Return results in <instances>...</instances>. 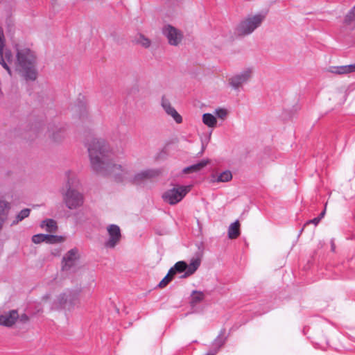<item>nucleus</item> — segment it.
I'll use <instances>...</instances> for the list:
<instances>
[{
    "instance_id": "nucleus-1",
    "label": "nucleus",
    "mask_w": 355,
    "mask_h": 355,
    "mask_svg": "<svg viewBox=\"0 0 355 355\" xmlns=\"http://www.w3.org/2000/svg\"><path fill=\"white\" fill-rule=\"evenodd\" d=\"M114 153L109 144L101 138L90 137V166L98 175L120 184H140L159 175L156 169H146L135 175L127 164L113 162Z\"/></svg>"
},
{
    "instance_id": "nucleus-2",
    "label": "nucleus",
    "mask_w": 355,
    "mask_h": 355,
    "mask_svg": "<svg viewBox=\"0 0 355 355\" xmlns=\"http://www.w3.org/2000/svg\"><path fill=\"white\" fill-rule=\"evenodd\" d=\"M15 50L16 59L12 58V62L8 63V66L10 67V65H13L26 80H35L37 75L35 53L29 48L19 44L15 46Z\"/></svg>"
},
{
    "instance_id": "nucleus-3",
    "label": "nucleus",
    "mask_w": 355,
    "mask_h": 355,
    "mask_svg": "<svg viewBox=\"0 0 355 355\" xmlns=\"http://www.w3.org/2000/svg\"><path fill=\"white\" fill-rule=\"evenodd\" d=\"M265 16L261 14H257L248 16L241 20L234 29V34L239 37H244L250 35L255 29L261 26Z\"/></svg>"
},
{
    "instance_id": "nucleus-4",
    "label": "nucleus",
    "mask_w": 355,
    "mask_h": 355,
    "mask_svg": "<svg viewBox=\"0 0 355 355\" xmlns=\"http://www.w3.org/2000/svg\"><path fill=\"white\" fill-rule=\"evenodd\" d=\"M189 190V187L178 185L166 191L162 198L165 202L174 205L180 202Z\"/></svg>"
},
{
    "instance_id": "nucleus-5",
    "label": "nucleus",
    "mask_w": 355,
    "mask_h": 355,
    "mask_svg": "<svg viewBox=\"0 0 355 355\" xmlns=\"http://www.w3.org/2000/svg\"><path fill=\"white\" fill-rule=\"evenodd\" d=\"M80 259V254L77 248L69 250L62 257L61 270L65 272H76L77 263Z\"/></svg>"
},
{
    "instance_id": "nucleus-6",
    "label": "nucleus",
    "mask_w": 355,
    "mask_h": 355,
    "mask_svg": "<svg viewBox=\"0 0 355 355\" xmlns=\"http://www.w3.org/2000/svg\"><path fill=\"white\" fill-rule=\"evenodd\" d=\"M162 34L166 37L168 44L171 46H176L179 45L183 39L182 32L170 24L163 27Z\"/></svg>"
},
{
    "instance_id": "nucleus-7",
    "label": "nucleus",
    "mask_w": 355,
    "mask_h": 355,
    "mask_svg": "<svg viewBox=\"0 0 355 355\" xmlns=\"http://www.w3.org/2000/svg\"><path fill=\"white\" fill-rule=\"evenodd\" d=\"M4 48V35L3 30L0 28V64L11 76L10 67L8 66V63L12 62V54L10 50H5Z\"/></svg>"
},
{
    "instance_id": "nucleus-8",
    "label": "nucleus",
    "mask_w": 355,
    "mask_h": 355,
    "mask_svg": "<svg viewBox=\"0 0 355 355\" xmlns=\"http://www.w3.org/2000/svg\"><path fill=\"white\" fill-rule=\"evenodd\" d=\"M67 207L70 209H76L83 203V195L77 191L69 189L64 197Z\"/></svg>"
},
{
    "instance_id": "nucleus-9",
    "label": "nucleus",
    "mask_w": 355,
    "mask_h": 355,
    "mask_svg": "<svg viewBox=\"0 0 355 355\" xmlns=\"http://www.w3.org/2000/svg\"><path fill=\"white\" fill-rule=\"evenodd\" d=\"M109 239L105 243V246L108 248H114L120 241L121 234L120 228L116 225H110L107 227Z\"/></svg>"
},
{
    "instance_id": "nucleus-10",
    "label": "nucleus",
    "mask_w": 355,
    "mask_h": 355,
    "mask_svg": "<svg viewBox=\"0 0 355 355\" xmlns=\"http://www.w3.org/2000/svg\"><path fill=\"white\" fill-rule=\"evenodd\" d=\"M252 70L248 68L230 79V84L234 89H238L243 83H247L251 78Z\"/></svg>"
},
{
    "instance_id": "nucleus-11",
    "label": "nucleus",
    "mask_w": 355,
    "mask_h": 355,
    "mask_svg": "<svg viewBox=\"0 0 355 355\" xmlns=\"http://www.w3.org/2000/svg\"><path fill=\"white\" fill-rule=\"evenodd\" d=\"M161 105L166 114L171 116L177 123H181L182 122V117L176 111V110L172 107L170 101L164 96L162 98Z\"/></svg>"
},
{
    "instance_id": "nucleus-12",
    "label": "nucleus",
    "mask_w": 355,
    "mask_h": 355,
    "mask_svg": "<svg viewBox=\"0 0 355 355\" xmlns=\"http://www.w3.org/2000/svg\"><path fill=\"white\" fill-rule=\"evenodd\" d=\"M18 317L19 315L17 311L12 310L8 313L0 315V324L6 327H10L15 324Z\"/></svg>"
},
{
    "instance_id": "nucleus-13",
    "label": "nucleus",
    "mask_w": 355,
    "mask_h": 355,
    "mask_svg": "<svg viewBox=\"0 0 355 355\" xmlns=\"http://www.w3.org/2000/svg\"><path fill=\"white\" fill-rule=\"evenodd\" d=\"M200 260L198 259H193L189 264H187L186 272L180 276V278H187L192 275L199 268Z\"/></svg>"
},
{
    "instance_id": "nucleus-14",
    "label": "nucleus",
    "mask_w": 355,
    "mask_h": 355,
    "mask_svg": "<svg viewBox=\"0 0 355 355\" xmlns=\"http://www.w3.org/2000/svg\"><path fill=\"white\" fill-rule=\"evenodd\" d=\"M232 179V174L230 171L227 170L219 175H212L211 182H227Z\"/></svg>"
},
{
    "instance_id": "nucleus-15",
    "label": "nucleus",
    "mask_w": 355,
    "mask_h": 355,
    "mask_svg": "<svg viewBox=\"0 0 355 355\" xmlns=\"http://www.w3.org/2000/svg\"><path fill=\"white\" fill-rule=\"evenodd\" d=\"M205 295L203 292L200 291H193L190 296V305L192 307L196 306L197 304L204 300Z\"/></svg>"
},
{
    "instance_id": "nucleus-16",
    "label": "nucleus",
    "mask_w": 355,
    "mask_h": 355,
    "mask_svg": "<svg viewBox=\"0 0 355 355\" xmlns=\"http://www.w3.org/2000/svg\"><path fill=\"white\" fill-rule=\"evenodd\" d=\"M240 235V224L238 220L232 223L228 228V237L234 239Z\"/></svg>"
},
{
    "instance_id": "nucleus-17",
    "label": "nucleus",
    "mask_w": 355,
    "mask_h": 355,
    "mask_svg": "<svg viewBox=\"0 0 355 355\" xmlns=\"http://www.w3.org/2000/svg\"><path fill=\"white\" fill-rule=\"evenodd\" d=\"M202 122L209 128H214L216 125V118L211 114L205 113L202 115Z\"/></svg>"
},
{
    "instance_id": "nucleus-18",
    "label": "nucleus",
    "mask_w": 355,
    "mask_h": 355,
    "mask_svg": "<svg viewBox=\"0 0 355 355\" xmlns=\"http://www.w3.org/2000/svg\"><path fill=\"white\" fill-rule=\"evenodd\" d=\"M207 164V161H201L197 164L189 166L183 169V172L184 173H189L193 172H197L200 171Z\"/></svg>"
},
{
    "instance_id": "nucleus-19",
    "label": "nucleus",
    "mask_w": 355,
    "mask_h": 355,
    "mask_svg": "<svg viewBox=\"0 0 355 355\" xmlns=\"http://www.w3.org/2000/svg\"><path fill=\"white\" fill-rule=\"evenodd\" d=\"M187 268V263L184 261H180L175 263V265L169 269V270H173V275L175 276L178 273L186 272Z\"/></svg>"
},
{
    "instance_id": "nucleus-20",
    "label": "nucleus",
    "mask_w": 355,
    "mask_h": 355,
    "mask_svg": "<svg viewBox=\"0 0 355 355\" xmlns=\"http://www.w3.org/2000/svg\"><path fill=\"white\" fill-rule=\"evenodd\" d=\"M41 227L44 228L46 232H53L57 229L56 223L53 219H46L42 222Z\"/></svg>"
},
{
    "instance_id": "nucleus-21",
    "label": "nucleus",
    "mask_w": 355,
    "mask_h": 355,
    "mask_svg": "<svg viewBox=\"0 0 355 355\" xmlns=\"http://www.w3.org/2000/svg\"><path fill=\"white\" fill-rule=\"evenodd\" d=\"M345 24L347 26H352V28H355V6L345 16Z\"/></svg>"
},
{
    "instance_id": "nucleus-22",
    "label": "nucleus",
    "mask_w": 355,
    "mask_h": 355,
    "mask_svg": "<svg viewBox=\"0 0 355 355\" xmlns=\"http://www.w3.org/2000/svg\"><path fill=\"white\" fill-rule=\"evenodd\" d=\"M225 331H221L220 334L216 337L212 343V346L218 350L225 344L226 338L223 336Z\"/></svg>"
},
{
    "instance_id": "nucleus-23",
    "label": "nucleus",
    "mask_w": 355,
    "mask_h": 355,
    "mask_svg": "<svg viewBox=\"0 0 355 355\" xmlns=\"http://www.w3.org/2000/svg\"><path fill=\"white\" fill-rule=\"evenodd\" d=\"M10 209L9 202L5 200H0V216L6 218Z\"/></svg>"
},
{
    "instance_id": "nucleus-24",
    "label": "nucleus",
    "mask_w": 355,
    "mask_h": 355,
    "mask_svg": "<svg viewBox=\"0 0 355 355\" xmlns=\"http://www.w3.org/2000/svg\"><path fill=\"white\" fill-rule=\"evenodd\" d=\"M173 270H168L167 275L162 279L159 284V287L164 288L166 285L173 279L174 275H173Z\"/></svg>"
},
{
    "instance_id": "nucleus-25",
    "label": "nucleus",
    "mask_w": 355,
    "mask_h": 355,
    "mask_svg": "<svg viewBox=\"0 0 355 355\" xmlns=\"http://www.w3.org/2000/svg\"><path fill=\"white\" fill-rule=\"evenodd\" d=\"M31 209H22L16 216V220L13 221L12 224H17L19 221H21L25 218L28 217L30 214Z\"/></svg>"
},
{
    "instance_id": "nucleus-26",
    "label": "nucleus",
    "mask_w": 355,
    "mask_h": 355,
    "mask_svg": "<svg viewBox=\"0 0 355 355\" xmlns=\"http://www.w3.org/2000/svg\"><path fill=\"white\" fill-rule=\"evenodd\" d=\"M64 239L61 236L49 235L46 234V243H57L63 241Z\"/></svg>"
},
{
    "instance_id": "nucleus-27",
    "label": "nucleus",
    "mask_w": 355,
    "mask_h": 355,
    "mask_svg": "<svg viewBox=\"0 0 355 355\" xmlns=\"http://www.w3.org/2000/svg\"><path fill=\"white\" fill-rule=\"evenodd\" d=\"M330 71L333 73H336V74H347V65L331 67Z\"/></svg>"
},
{
    "instance_id": "nucleus-28",
    "label": "nucleus",
    "mask_w": 355,
    "mask_h": 355,
    "mask_svg": "<svg viewBox=\"0 0 355 355\" xmlns=\"http://www.w3.org/2000/svg\"><path fill=\"white\" fill-rule=\"evenodd\" d=\"M137 43L144 48H148L151 44V41L144 35H140L137 40Z\"/></svg>"
},
{
    "instance_id": "nucleus-29",
    "label": "nucleus",
    "mask_w": 355,
    "mask_h": 355,
    "mask_svg": "<svg viewBox=\"0 0 355 355\" xmlns=\"http://www.w3.org/2000/svg\"><path fill=\"white\" fill-rule=\"evenodd\" d=\"M46 234H35L32 237V241L34 243H40L42 242H46Z\"/></svg>"
},
{
    "instance_id": "nucleus-30",
    "label": "nucleus",
    "mask_w": 355,
    "mask_h": 355,
    "mask_svg": "<svg viewBox=\"0 0 355 355\" xmlns=\"http://www.w3.org/2000/svg\"><path fill=\"white\" fill-rule=\"evenodd\" d=\"M215 114L221 119H225L227 115V111L223 108H218L215 110Z\"/></svg>"
},
{
    "instance_id": "nucleus-31",
    "label": "nucleus",
    "mask_w": 355,
    "mask_h": 355,
    "mask_svg": "<svg viewBox=\"0 0 355 355\" xmlns=\"http://www.w3.org/2000/svg\"><path fill=\"white\" fill-rule=\"evenodd\" d=\"M59 300H60V304L64 303L67 300V296L66 293L61 294L60 295Z\"/></svg>"
},
{
    "instance_id": "nucleus-32",
    "label": "nucleus",
    "mask_w": 355,
    "mask_h": 355,
    "mask_svg": "<svg viewBox=\"0 0 355 355\" xmlns=\"http://www.w3.org/2000/svg\"><path fill=\"white\" fill-rule=\"evenodd\" d=\"M320 218L316 217V218H314L312 220H310L307 221L306 224L313 223L315 225H317L320 223Z\"/></svg>"
},
{
    "instance_id": "nucleus-33",
    "label": "nucleus",
    "mask_w": 355,
    "mask_h": 355,
    "mask_svg": "<svg viewBox=\"0 0 355 355\" xmlns=\"http://www.w3.org/2000/svg\"><path fill=\"white\" fill-rule=\"evenodd\" d=\"M347 73L355 71V64L347 65Z\"/></svg>"
},
{
    "instance_id": "nucleus-34",
    "label": "nucleus",
    "mask_w": 355,
    "mask_h": 355,
    "mask_svg": "<svg viewBox=\"0 0 355 355\" xmlns=\"http://www.w3.org/2000/svg\"><path fill=\"white\" fill-rule=\"evenodd\" d=\"M219 350L212 346V348L206 354L207 355H216Z\"/></svg>"
},
{
    "instance_id": "nucleus-35",
    "label": "nucleus",
    "mask_w": 355,
    "mask_h": 355,
    "mask_svg": "<svg viewBox=\"0 0 355 355\" xmlns=\"http://www.w3.org/2000/svg\"><path fill=\"white\" fill-rule=\"evenodd\" d=\"M6 218L0 216V230H1L2 228V226H3V224L4 223V220H5Z\"/></svg>"
},
{
    "instance_id": "nucleus-36",
    "label": "nucleus",
    "mask_w": 355,
    "mask_h": 355,
    "mask_svg": "<svg viewBox=\"0 0 355 355\" xmlns=\"http://www.w3.org/2000/svg\"><path fill=\"white\" fill-rule=\"evenodd\" d=\"M324 214H325V209H324L320 214V215L318 216V218H320V220H321V219L324 216Z\"/></svg>"
},
{
    "instance_id": "nucleus-37",
    "label": "nucleus",
    "mask_w": 355,
    "mask_h": 355,
    "mask_svg": "<svg viewBox=\"0 0 355 355\" xmlns=\"http://www.w3.org/2000/svg\"><path fill=\"white\" fill-rule=\"evenodd\" d=\"M85 146L87 148V150H89V147H87V143L85 144Z\"/></svg>"
},
{
    "instance_id": "nucleus-38",
    "label": "nucleus",
    "mask_w": 355,
    "mask_h": 355,
    "mask_svg": "<svg viewBox=\"0 0 355 355\" xmlns=\"http://www.w3.org/2000/svg\"><path fill=\"white\" fill-rule=\"evenodd\" d=\"M331 248H332V250H334V244H332Z\"/></svg>"
},
{
    "instance_id": "nucleus-39",
    "label": "nucleus",
    "mask_w": 355,
    "mask_h": 355,
    "mask_svg": "<svg viewBox=\"0 0 355 355\" xmlns=\"http://www.w3.org/2000/svg\"><path fill=\"white\" fill-rule=\"evenodd\" d=\"M53 139L55 140L56 139L55 136L54 135H53Z\"/></svg>"
},
{
    "instance_id": "nucleus-40",
    "label": "nucleus",
    "mask_w": 355,
    "mask_h": 355,
    "mask_svg": "<svg viewBox=\"0 0 355 355\" xmlns=\"http://www.w3.org/2000/svg\"><path fill=\"white\" fill-rule=\"evenodd\" d=\"M207 355V354H206Z\"/></svg>"
}]
</instances>
